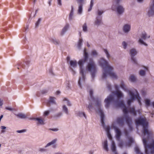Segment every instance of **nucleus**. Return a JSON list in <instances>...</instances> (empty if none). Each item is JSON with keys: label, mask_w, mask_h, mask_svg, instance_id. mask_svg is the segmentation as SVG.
Listing matches in <instances>:
<instances>
[{"label": "nucleus", "mask_w": 154, "mask_h": 154, "mask_svg": "<svg viewBox=\"0 0 154 154\" xmlns=\"http://www.w3.org/2000/svg\"><path fill=\"white\" fill-rule=\"evenodd\" d=\"M115 87L116 91L112 92V94L116 95L118 98L115 100L113 95H110L105 100V106L106 108H108L109 105L112 104L115 105L116 108L120 107L122 108L125 116L126 122L130 128L131 129V124L132 123V120L127 114L129 112L133 116H136L137 115L136 112L134 107H130L128 110L123 101L119 100V98L123 97V94L121 91L119 90V87L118 85H115Z\"/></svg>", "instance_id": "obj_1"}, {"label": "nucleus", "mask_w": 154, "mask_h": 154, "mask_svg": "<svg viewBox=\"0 0 154 154\" xmlns=\"http://www.w3.org/2000/svg\"><path fill=\"white\" fill-rule=\"evenodd\" d=\"M136 124L143 127V137L142 140L146 154H154V140H152V131L148 129V124L145 119L140 118L136 120Z\"/></svg>", "instance_id": "obj_2"}, {"label": "nucleus", "mask_w": 154, "mask_h": 154, "mask_svg": "<svg viewBox=\"0 0 154 154\" xmlns=\"http://www.w3.org/2000/svg\"><path fill=\"white\" fill-rule=\"evenodd\" d=\"M84 58L80 60L78 63L80 69V73L82 77H80L78 81V85L80 87H81V82L83 83L85 82V77L86 72L88 71L90 73L91 78L93 80L97 72L96 65L92 58H90L88 65L85 68L84 65L88 58V54L86 52V49L84 50Z\"/></svg>", "instance_id": "obj_3"}, {"label": "nucleus", "mask_w": 154, "mask_h": 154, "mask_svg": "<svg viewBox=\"0 0 154 154\" xmlns=\"http://www.w3.org/2000/svg\"><path fill=\"white\" fill-rule=\"evenodd\" d=\"M93 91L92 90L90 89L89 90L90 98H89V104L87 106V107L90 110L92 109L93 108L92 105L93 103L94 104V106L97 108L98 111L100 114L101 122L102 125L106 131L108 137L110 140H111L112 137L110 132V128L108 126H106L105 125L104 121V114L103 110L100 108L101 100L98 98H94L93 96Z\"/></svg>", "instance_id": "obj_4"}, {"label": "nucleus", "mask_w": 154, "mask_h": 154, "mask_svg": "<svg viewBox=\"0 0 154 154\" xmlns=\"http://www.w3.org/2000/svg\"><path fill=\"white\" fill-rule=\"evenodd\" d=\"M111 9L119 16L122 15L125 11V8L122 5L115 3H113Z\"/></svg>", "instance_id": "obj_5"}, {"label": "nucleus", "mask_w": 154, "mask_h": 154, "mask_svg": "<svg viewBox=\"0 0 154 154\" xmlns=\"http://www.w3.org/2000/svg\"><path fill=\"white\" fill-rule=\"evenodd\" d=\"M98 63L100 66L103 69V73H105L108 69H112V66L109 64V63L104 58H101L99 60Z\"/></svg>", "instance_id": "obj_6"}, {"label": "nucleus", "mask_w": 154, "mask_h": 154, "mask_svg": "<svg viewBox=\"0 0 154 154\" xmlns=\"http://www.w3.org/2000/svg\"><path fill=\"white\" fill-rule=\"evenodd\" d=\"M128 94L130 97V98L127 101V104L128 106H130L131 103H132L135 99H137L140 105L141 104V98L138 93L135 94H134L131 91H129Z\"/></svg>", "instance_id": "obj_7"}, {"label": "nucleus", "mask_w": 154, "mask_h": 154, "mask_svg": "<svg viewBox=\"0 0 154 154\" xmlns=\"http://www.w3.org/2000/svg\"><path fill=\"white\" fill-rule=\"evenodd\" d=\"M124 132L125 135L128 139V142H126L125 144H124L123 142L122 141L120 142L119 143V145L121 147H123L124 145L126 147H130L131 146V143L134 142L133 139L129 135L128 133L126 130H125Z\"/></svg>", "instance_id": "obj_8"}, {"label": "nucleus", "mask_w": 154, "mask_h": 154, "mask_svg": "<svg viewBox=\"0 0 154 154\" xmlns=\"http://www.w3.org/2000/svg\"><path fill=\"white\" fill-rule=\"evenodd\" d=\"M113 69V67L112 66V69H108L106 70L105 73L103 72L102 78L103 79H106L108 75H109L112 78L117 79L118 76L116 73L112 71Z\"/></svg>", "instance_id": "obj_9"}, {"label": "nucleus", "mask_w": 154, "mask_h": 154, "mask_svg": "<svg viewBox=\"0 0 154 154\" xmlns=\"http://www.w3.org/2000/svg\"><path fill=\"white\" fill-rule=\"evenodd\" d=\"M140 38L138 41V43L141 45H144L145 46H147V44L144 42L143 40H145L146 39L150 38L149 35H147L146 32L143 31L140 35Z\"/></svg>", "instance_id": "obj_10"}, {"label": "nucleus", "mask_w": 154, "mask_h": 154, "mask_svg": "<svg viewBox=\"0 0 154 154\" xmlns=\"http://www.w3.org/2000/svg\"><path fill=\"white\" fill-rule=\"evenodd\" d=\"M130 53L132 61L134 63L137 64V60L136 58L134 57L135 56L137 53V51L136 49L134 48H132L130 50Z\"/></svg>", "instance_id": "obj_11"}, {"label": "nucleus", "mask_w": 154, "mask_h": 154, "mask_svg": "<svg viewBox=\"0 0 154 154\" xmlns=\"http://www.w3.org/2000/svg\"><path fill=\"white\" fill-rule=\"evenodd\" d=\"M148 14L149 16H151L154 15V0H151V1L150 3Z\"/></svg>", "instance_id": "obj_12"}, {"label": "nucleus", "mask_w": 154, "mask_h": 154, "mask_svg": "<svg viewBox=\"0 0 154 154\" xmlns=\"http://www.w3.org/2000/svg\"><path fill=\"white\" fill-rule=\"evenodd\" d=\"M125 120H126V119L124 114V116H122L117 117L116 120V122L119 126H122L124 124Z\"/></svg>", "instance_id": "obj_13"}, {"label": "nucleus", "mask_w": 154, "mask_h": 154, "mask_svg": "<svg viewBox=\"0 0 154 154\" xmlns=\"http://www.w3.org/2000/svg\"><path fill=\"white\" fill-rule=\"evenodd\" d=\"M131 26L130 24L126 23L124 24L122 27V30L125 33H128L131 30Z\"/></svg>", "instance_id": "obj_14"}, {"label": "nucleus", "mask_w": 154, "mask_h": 154, "mask_svg": "<svg viewBox=\"0 0 154 154\" xmlns=\"http://www.w3.org/2000/svg\"><path fill=\"white\" fill-rule=\"evenodd\" d=\"M77 3L79 4V8L78 13L79 14H82V6L84 2V0H77Z\"/></svg>", "instance_id": "obj_15"}, {"label": "nucleus", "mask_w": 154, "mask_h": 154, "mask_svg": "<svg viewBox=\"0 0 154 154\" xmlns=\"http://www.w3.org/2000/svg\"><path fill=\"white\" fill-rule=\"evenodd\" d=\"M114 129L116 133V138L117 140H120L122 133L120 130L116 127H114Z\"/></svg>", "instance_id": "obj_16"}, {"label": "nucleus", "mask_w": 154, "mask_h": 154, "mask_svg": "<svg viewBox=\"0 0 154 154\" xmlns=\"http://www.w3.org/2000/svg\"><path fill=\"white\" fill-rule=\"evenodd\" d=\"M102 24V16H97L94 22V24L98 26Z\"/></svg>", "instance_id": "obj_17"}, {"label": "nucleus", "mask_w": 154, "mask_h": 154, "mask_svg": "<svg viewBox=\"0 0 154 154\" xmlns=\"http://www.w3.org/2000/svg\"><path fill=\"white\" fill-rule=\"evenodd\" d=\"M69 64L70 66V69L73 72L75 73V71H74L72 68H75L77 66V63L76 60H71L69 61Z\"/></svg>", "instance_id": "obj_18"}, {"label": "nucleus", "mask_w": 154, "mask_h": 154, "mask_svg": "<svg viewBox=\"0 0 154 154\" xmlns=\"http://www.w3.org/2000/svg\"><path fill=\"white\" fill-rule=\"evenodd\" d=\"M69 28V24L68 23L66 24L62 29V30L60 33V35L61 36L63 35L68 30Z\"/></svg>", "instance_id": "obj_19"}, {"label": "nucleus", "mask_w": 154, "mask_h": 154, "mask_svg": "<svg viewBox=\"0 0 154 154\" xmlns=\"http://www.w3.org/2000/svg\"><path fill=\"white\" fill-rule=\"evenodd\" d=\"M74 8L73 6H71V9L69 14V21H71L73 20L74 18Z\"/></svg>", "instance_id": "obj_20"}, {"label": "nucleus", "mask_w": 154, "mask_h": 154, "mask_svg": "<svg viewBox=\"0 0 154 154\" xmlns=\"http://www.w3.org/2000/svg\"><path fill=\"white\" fill-rule=\"evenodd\" d=\"M55 98L52 97H50L49 98V100L48 103V106H50V104L51 103L52 104H56V103L55 101Z\"/></svg>", "instance_id": "obj_21"}, {"label": "nucleus", "mask_w": 154, "mask_h": 154, "mask_svg": "<svg viewBox=\"0 0 154 154\" xmlns=\"http://www.w3.org/2000/svg\"><path fill=\"white\" fill-rule=\"evenodd\" d=\"M111 149L112 152L114 153V154H118L116 151V147L115 143L112 142V145L111 147Z\"/></svg>", "instance_id": "obj_22"}, {"label": "nucleus", "mask_w": 154, "mask_h": 154, "mask_svg": "<svg viewBox=\"0 0 154 154\" xmlns=\"http://www.w3.org/2000/svg\"><path fill=\"white\" fill-rule=\"evenodd\" d=\"M34 119L38 121L37 124L44 125L45 124L44 120H43L40 118H37Z\"/></svg>", "instance_id": "obj_23"}, {"label": "nucleus", "mask_w": 154, "mask_h": 154, "mask_svg": "<svg viewBox=\"0 0 154 154\" xmlns=\"http://www.w3.org/2000/svg\"><path fill=\"white\" fill-rule=\"evenodd\" d=\"M57 139H54L52 141L47 143L46 144V145L45 146V147L47 148L49 146H50L54 144L57 142Z\"/></svg>", "instance_id": "obj_24"}, {"label": "nucleus", "mask_w": 154, "mask_h": 154, "mask_svg": "<svg viewBox=\"0 0 154 154\" xmlns=\"http://www.w3.org/2000/svg\"><path fill=\"white\" fill-rule=\"evenodd\" d=\"M16 115L19 118L21 119H24L27 118L26 115L22 113H19Z\"/></svg>", "instance_id": "obj_25"}, {"label": "nucleus", "mask_w": 154, "mask_h": 154, "mask_svg": "<svg viewBox=\"0 0 154 154\" xmlns=\"http://www.w3.org/2000/svg\"><path fill=\"white\" fill-rule=\"evenodd\" d=\"M129 80L132 82H135L137 80V78L134 75H131L129 77Z\"/></svg>", "instance_id": "obj_26"}, {"label": "nucleus", "mask_w": 154, "mask_h": 154, "mask_svg": "<svg viewBox=\"0 0 154 154\" xmlns=\"http://www.w3.org/2000/svg\"><path fill=\"white\" fill-rule=\"evenodd\" d=\"M62 110L66 115L69 114V110L68 108L65 105L62 106Z\"/></svg>", "instance_id": "obj_27"}, {"label": "nucleus", "mask_w": 154, "mask_h": 154, "mask_svg": "<svg viewBox=\"0 0 154 154\" xmlns=\"http://www.w3.org/2000/svg\"><path fill=\"white\" fill-rule=\"evenodd\" d=\"M76 113L77 116L81 117L83 116L85 119H86V115L84 112H76Z\"/></svg>", "instance_id": "obj_28"}, {"label": "nucleus", "mask_w": 154, "mask_h": 154, "mask_svg": "<svg viewBox=\"0 0 154 154\" xmlns=\"http://www.w3.org/2000/svg\"><path fill=\"white\" fill-rule=\"evenodd\" d=\"M91 54L92 56L97 57L98 56V53L96 50H94L91 51Z\"/></svg>", "instance_id": "obj_29"}, {"label": "nucleus", "mask_w": 154, "mask_h": 154, "mask_svg": "<svg viewBox=\"0 0 154 154\" xmlns=\"http://www.w3.org/2000/svg\"><path fill=\"white\" fill-rule=\"evenodd\" d=\"M103 51L105 52L107 58L109 59L110 57V55L108 50L106 49H103Z\"/></svg>", "instance_id": "obj_30"}, {"label": "nucleus", "mask_w": 154, "mask_h": 154, "mask_svg": "<svg viewBox=\"0 0 154 154\" xmlns=\"http://www.w3.org/2000/svg\"><path fill=\"white\" fill-rule=\"evenodd\" d=\"M103 147L106 151H108L107 141L106 140L104 141V142L103 144Z\"/></svg>", "instance_id": "obj_31"}, {"label": "nucleus", "mask_w": 154, "mask_h": 154, "mask_svg": "<svg viewBox=\"0 0 154 154\" xmlns=\"http://www.w3.org/2000/svg\"><path fill=\"white\" fill-rule=\"evenodd\" d=\"M50 40L51 42L56 45H59L60 43V41L55 38H51Z\"/></svg>", "instance_id": "obj_32"}, {"label": "nucleus", "mask_w": 154, "mask_h": 154, "mask_svg": "<svg viewBox=\"0 0 154 154\" xmlns=\"http://www.w3.org/2000/svg\"><path fill=\"white\" fill-rule=\"evenodd\" d=\"M82 42L83 40L82 39L80 38L79 39L78 44V47L79 49H80L81 48Z\"/></svg>", "instance_id": "obj_33"}, {"label": "nucleus", "mask_w": 154, "mask_h": 154, "mask_svg": "<svg viewBox=\"0 0 154 154\" xmlns=\"http://www.w3.org/2000/svg\"><path fill=\"white\" fill-rule=\"evenodd\" d=\"M62 115V113L61 112H59L55 114L54 116V117L55 118H59Z\"/></svg>", "instance_id": "obj_34"}, {"label": "nucleus", "mask_w": 154, "mask_h": 154, "mask_svg": "<svg viewBox=\"0 0 154 154\" xmlns=\"http://www.w3.org/2000/svg\"><path fill=\"white\" fill-rule=\"evenodd\" d=\"M63 101L66 102L65 103L68 106H71V104L70 102L66 98H64L63 100Z\"/></svg>", "instance_id": "obj_35"}, {"label": "nucleus", "mask_w": 154, "mask_h": 154, "mask_svg": "<svg viewBox=\"0 0 154 154\" xmlns=\"http://www.w3.org/2000/svg\"><path fill=\"white\" fill-rule=\"evenodd\" d=\"M145 102L146 106L148 107L150 105V100L147 99H146L145 100Z\"/></svg>", "instance_id": "obj_36"}, {"label": "nucleus", "mask_w": 154, "mask_h": 154, "mask_svg": "<svg viewBox=\"0 0 154 154\" xmlns=\"http://www.w3.org/2000/svg\"><path fill=\"white\" fill-rule=\"evenodd\" d=\"M83 30L84 32H86L87 31V26L86 23H85L82 26Z\"/></svg>", "instance_id": "obj_37"}, {"label": "nucleus", "mask_w": 154, "mask_h": 154, "mask_svg": "<svg viewBox=\"0 0 154 154\" xmlns=\"http://www.w3.org/2000/svg\"><path fill=\"white\" fill-rule=\"evenodd\" d=\"M103 13V11L102 10H98L97 13V16H102L101 15H102Z\"/></svg>", "instance_id": "obj_38"}, {"label": "nucleus", "mask_w": 154, "mask_h": 154, "mask_svg": "<svg viewBox=\"0 0 154 154\" xmlns=\"http://www.w3.org/2000/svg\"><path fill=\"white\" fill-rule=\"evenodd\" d=\"M120 86L124 90H125L126 88L125 86V84L124 82L122 81H121L120 84Z\"/></svg>", "instance_id": "obj_39"}, {"label": "nucleus", "mask_w": 154, "mask_h": 154, "mask_svg": "<svg viewBox=\"0 0 154 154\" xmlns=\"http://www.w3.org/2000/svg\"><path fill=\"white\" fill-rule=\"evenodd\" d=\"M139 74L141 76H144L146 74L145 71L143 70H141L140 71Z\"/></svg>", "instance_id": "obj_40"}, {"label": "nucleus", "mask_w": 154, "mask_h": 154, "mask_svg": "<svg viewBox=\"0 0 154 154\" xmlns=\"http://www.w3.org/2000/svg\"><path fill=\"white\" fill-rule=\"evenodd\" d=\"M135 151L137 154H143L140 152L139 148L137 146H136L134 148Z\"/></svg>", "instance_id": "obj_41"}, {"label": "nucleus", "mask_w": 154, "mask_h": 154, "mask_svg": "<svg viewBox=\"0 0 154 154\" xmlns=\"http://www.w3.org/2000/svg\"><path fill=\"white\" fill-rule=\"evenodd\" d=\"M41 20L42 19L41 18H39L38 19V21L36 22V23H35V27L36 28L38 26L39 24H40Z\"/></svg>", "instance_id": "obj_42"}, {"label": "nucleus", "mask_w": 154, "mask_h": 154, "mask_svg": "<svg viewBox=\"0 0 154 154\" xmlns=\"http://www.w3.org/2000/svg\"><path fill=\"white\" fill-rule=\"evenodd\" d=\"M93 5H94V0H91L90 7L88 9V11H90L91 10L92 7L93 6Z\"/></svg>", "instance_id": "obj_43"}, {"label": "nucleus", "mask_w": 154, "mask_h": 154, "mask_svg": "<svg viewBox=\"0 0 154 154\" xmlns=\"http://www.w3.org/2000/svg\"><path fill=\"white\" fill-rule=\"evenodd\" d=\"M122 45L123 48L124 49H126V48L128 44L125 42H123L122 43Z\"/></svg>", "instance_id": "obj_44"}, {"label": "nucleus", "mask_w": 154, "mask_h": 154, "mask_svg": "<svg viewBox=\"0 0 154 154\" xmlns=\"http://www.w3.org/2000/svg\"><path fill=\"white\" fill-rule=\"evenodd\" d=\"M50 112V111L49 110L45 111L44 112L43 115L45 116H47L49 114Z\"/></svg>", "instance_id": "obj_45"}, {"label": "nucleus", "mask_w": 154, "mask_h": 154, "mask_svg": "<svg viewBox=\"0 0 154 154\" xmlns=\"http://www.w3.org/2000/svg\"><path fill=\"white\" fill-rule=\"evenodd\" d=\"M107 88L109 91H111V86L110 84L108 83L106 84Z\"/></svg>", "instance_id": "obj_46"}, {"label": "nucleus", "mask_w": 154, "mask_h": 154, "mask_svg": "<svg viewBox=\"0 0 154 154\" xmlns=\"http://www.w3.org/2000/svg\"><path fill=\"white\" fill-rule=\"evenodd\" d=\"M122 0H113V3H115L116 4H119Z\"/></svg>", "instance_id": "obj_47"}, {"label": "nucleus", "mask_w": 154, "mask_h": 154, "mask_svg": "<svg viewBox=\"0 0 154 154\" xmlns=\"http://www.w3.org/2000/svg\"><path fill=\"white\" fill-rule=\"evenodd\" d=\"M26 130L23 129L21 130H17L16 132L18 133H23L26 132Z\"/></svg>", "instance_id": "obj_48"}, {"label": "nucleus", "mask_w": 154, "mask_h": 154, "mask_svg": "<svg viewBox=\"0 0 154 154\" xmlns=\"http://www.w3.org/2000/svg\"><path fill=\"white\" fill-rule=\"evenodd\" d=\"M57 4L60 6H61L62 5L61 0H57Z\"/></svg>", "instance_id": "obj_49"}, {"label": "nucleus", "mask_w": 154, "mask_h": 154, "mask_svg": "<svg viewBox=\"0 0 154 154\" xmlns=\"http://www.w3.org/2000/svg\"><path fill=\"white\" fill-rule=\"evenodd\" d=\"M41 92L42 94H45L48 92V91L46 89H44L42 90Z\"/></svg>", "instance_id": "obj_50"}, {"label": "nucleus", "mask_w": 154, "mask_h": 154, "mask_svg": "<svg viewBox=\"0 0 154 154\" xmlns=\"http://www.w3.org/2000/svg\"><path fill=\"white\" fill-rule=\"evenodd\" d=\"M39 151L41 152H44L46 151V149L44 148H40L39 149Z\"/></svg>", "instance_id": "obj_51"}, {"label": "nucleus", "mask_w": 154, "mask_h": 154, "mask_svg": "<svg viewBox=\"0 0 154 154\" xmlns=\"http://www.w3.org/2000/svg\"><path fill=\"white\" fill-rule=\"evenodd\" d=\"M6 109L10 111H12L14 109L13 108L9 107H6Z\"/></svg>", "instance_id": "obj_52"}, {"label": "nucleus", "mask_w": 154, "mask_h": 154, "mask_svg": "<svg viewBox=\"0 0 154 154\" xmlns=\"http://www.w3.org/2000/svg\"><path fill=\"white\" fill-rule=\"evenodd\" d=\"M50 130L54 131H58V129L57 128H53L50 129Z\"/></svg>", "instance_id": "obj_53"}, {"label": "nucleus", "mask_w": 154, "mask_h": 154, "mask_svg": "<svg viewBox=\"0 0 154 154\" xmlns=\"http://www.w3.org/2000/svg\"><path fill=\"white\" fill-rule=\"evenodd\" d=\"M144 0H137V2L140 3H142L143 2Z\"/></svg>", "instance_id": "obj_54"}, {"label": "nucleus", "mask_w": 154, "mask_h": 154, "mask_svg": "<svg viewBox=\"0 0 154 154\" xmlns=\"http://www.w3.org/2000/svg\"><path fill=\"white\" fill-rule=\"evenodd\" d=\"M3 104V100L0 98V107Z\"/></svg>", "instance_id": "obj_55"}, {"label": "nucleus", "mask_w": 154, "mask_h": 154, "mask_svg": "<svg viewBox=\"0 0 154 154\" xmlns=\"http://www.w3.org/2000/svg\"><path fill=\"white\" fill-rule=\"evenodd\" d=\"M1 128L2 129H4L6 128V127L4 126H1Z\"/></svg>", "instance_id": "obj_56"}, {"label": "nucleus", "mask_w": 154, "mask_h": 154, "mask_svg": "<svg viewBox=\"0 0 154 154\" xmlns=\"http://www.w3.org/2000/svg\"><path fill=\"white\" fill-rule=\"evenodd\" d=\"M70 57H67V60L68 62H69V61H70Z\"/></svg>", "instance_id": "obj_57"}, {"label": "nucleus", "mask_w": 154, "mask_h": 154, "mask_svg": "<svg viewBox=\"0 0 154 154\" xmlns=\"http://www.w3.org/2000/svg\"><path fill=\"white\" fill-rule=\"evenodd\" d=\"M93 152L92 150H91V151H89V154H93Z\"/></svg>", "instance_id": "obj_58"}, {"label": "nucleus", "mask_w": 154, "mask_h": 154, "mask_svg": "<svg viewBox=\"0 0 154 154\" xmlns=\"http://www.w3.org/2000/svg\"><path fill=\"white\" fill-rule=\"evenodd\" d=\"M51 0H50L48 2V4H49V6L51 5Z\"/></svg>", "instance_id": "obj_59"}, {"label": "nucleus", "mask_w": 154, "mask_h": 154, "mask_svg": "<svg viewBox=\"0 0 154 154\" xmlns=\"http://www.w3.org/2000/svg\"><path fill=\"white\" fill-rule=\"evenodd\" d=\"M3 115H1L0 116V122L1 121V120L3 118Z\"/></svg>", "instance_id": "obj_60"}, {"label": "nucleus", "mask_w": 154, "mask_h": 154, "mask_svg": "<svg viewBox=\"0 0 154 154\" xmlns=\"http://www.w3.org/2000/svg\"><path fill=\"white\" fill-rule=\"evenodd\" d=\"M151 104L152 106L154 108V101Z\"/></svg>", "instance_id": "obj_61"}, {"label": "nucleus", "mask_w": 154, "mask_h": 154, "mask_svg": "<svg viewBox=\"0 0 154 154\" xmlns=\"http://www.w3.org/2000/svg\"><path fill=\"white\" fill-rule=\"evenodd\" d=\"M60 91H57L56 92V93H57V94H60Z\"/></svg>", "instance_id": "obj_62"}, {"label": "nucleus", "mask_w": 154, "mask_h": 154, "mask_svg": "<svg viewBox=\"0 0 154 154\" xmlns=\"http://www.w3.org/2000/svg\"><path fill=\"white\" fill-rule=\"evenodd\" d=\"M144 68L146 70H148V68L147 67H144Z\"/></svg>", "instance_id": "obj_63"}, {"label": "nucleus", "mask_w": 154, "mask_h": 154, "mask_svg": "<svg viewBox=\"0 0 154 154\" xmlns=\"http://www.w3.org/2000/svg\"><path fill=\"white\" fill-rule=\"evenodd\" d=\"M54 154H61V153H59V152H56Z\"/></svg>", "instance_id": "obj_64"}]
</instances>
